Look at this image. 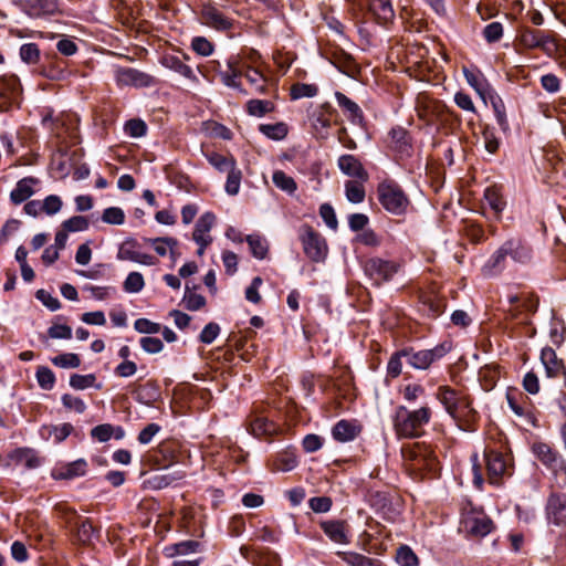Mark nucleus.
Segmentation results:
<instances>
[{
    "label": "nucleus",
    "mask_w": 566,
    "mask_h": 566,
    "mask_svg": "<svg viewBox=\"0 0 566 566\" xmlns=\"http://www.w3.org/2000/svg\"><path fill=\"white\" fill-rule=\"evenodd\" d=\"M431 419V409L421 407L417 410H409L405 406H399L394 415V429L400 438H417L423 433V427Z\"/></svg>",
    "instance_id": "1"
},
{
    "label": "nucleus",
    "mask_w": 566,
    "mask_h": 566,
    "mask_svg": "<svg viewBox=\"0 0 566 566\" xmlns=\"http://www.w3.org/2000/svg\"><path fill=\"white\" fill-rule=\"evenodd\" d=\"M377 197L382 208L396 216L403 214L410 203L402 188L390 179L378 184Z\"/></svg>",
    "instance_id": "2"
},
{
    "label": "nucleus",
    "mask_w": 566,
    "mask_h": 566,
    "mask_svg": "<svg viewBox=\"0 0 566 566\" xmlns=\"http://www.w3.org/2000/svg\"><path fill=\"white\" fill-rule=\"evenodd\" d=\"M532 451L536 459L553 473L556 484L562 488L565 486L566 461L558 451L545 442L533 443Z\"/></svg>",
    "instance_id": "3"
},
{
    "label": "nucleus",
    "mask_w": 566,
    "mask_h": 566,
    "mask_svg": "<svg viewBox=\"0 0 566 566\" xmlns=\"http://www.w3.org/2000/svg\"><path fill=\"white\" fill-rule=\"evenodd\" d=\"M405 461L415 471H427L436 473L439 469V461L430 446L415 443L402 449Z\"/></svg>",
    "instance_id": "4"
},
{
    "label": "nucleus",
    "mask_w": 566,
    "mask_h": 566,
    "mask_svg": "<svg viewBox=\"0 0 566 566\" xmlns=\"http://www.w3.org/2000/svg\"><path fill=\"white\" fill-rule=\"evenodd\" d=\"M436 397L454 420L472 411L469 398L448 386H440Z\"/></svg>",
    "instance_id": "5"
},
{
    "label": "nucleus",
    "mask_w": 566,
    "mask_h": 566,
    "mask_svg": "<svg viewBox=\"0 0 566 566\" xmlns=\"http://www.w3.org/2000/svg\"><path fill=\"white\" fill-rule=\"evenodd\" d=\"M521 45L527 50L539 49L547 56L558 51V43L553 33L535 29H524L518 38Z\"/></svg>",
    "instance_id": "6"
},
{
    "label": "nucleus",
    "mask_w": 566,
    "mask_h": 566,
    "mask_svg": "<svg viewBox=\"0 0 566 566\" xmlns=\"http://www.w3.org/2000/svg\"><path fill=\"white\" fill-rule=\"evenodd\" d=\"M300 240L304 253L314 262L323 261L327 255V244L325 239L311 226L304 224L300 229Z\"/></svg>",
    "instance_id": "7"
},
{
    "label": "nucleus",
    "mask_w": 566,
    "mask_h": 566,
    "mask_svg": "<svg viewBox=\"0 0 566 566\" xmlns=\"http://www.w3.org/2000/svg\"><path fill=\"white\" fill-rule=\"evenodd\" d=\"M399 268L400 265L397 262L380 258L368 259L364 264L366 275L377 286L389 282L399 271Z\"/></svg>",
    "instance_id": "8"
},
{
    "label": "nucleus",
    "mask_w": 566,
    "mask_h": 566,
    "mask_svg": "<svg viewBox=\"0 0 566 566\" xmlns=\"http://www.w3.org/2000/svg\"><path fill=\"white\" fill-rule=\"evenodd\" d=\"M451 346L447 343L440 344L432 349H423L413 352L403 349L401 355L407 359V363L416 369H427L434 360L443 357Z\"/></svg>",
    "instance_id": "9"
},
{
    "label": "nucleus",
    "mask_w": 566,
    "mask_h": 566,
    "mask_svg": "<svg viewBox=\"0 0 566 566\" xmlns=\"http://www.w3.org/2000/svg\"><path fill=\"white\" fill-rule=\"evenodd\" d=\"M114 78L118 86H133L136 88L150 87L155 85L156 80L148 73L133 67H116Z\"/></svg>",
    "instance_id": "10"
},
{
    "label": "nucleus",
    "mask_w": 566,
    "mask_h": 566,
    "mask_svg": "<svg viewBox=\"0 0 566 566\" xmlns=\"http://www.w3.org/2000/svg\"><path fill=\"white\" fill-rule=\"evenodd\" d=\"M117 260L130 261L142 265H155L157 259L140 251V244L135 239L125 240L118 248Z\"/></svg>",
    "instance_id": "11"
},
{
    "label": "nucleus",
    "mask_w": 566,
    "mask_h": 566,
    "mask_svg": "<svg viewBox=\"0 0 566 566\" xmlns=\"http://www.w3.org/2000/svg\"><path fill=\"white\" fill-rule=\"evenodd\" d=\"M483 458L489 482L493 485H500L502 476L509 470L507 459L501 452L492 449H485Z\"/></svg>",
    "instance_id": "12"
},
{
    "label": "nucleus",
    "mask_w": 566,
    "mask_h": 566,
    "mask_svg": "<svg viewBox=\"0 0 566 566\" xmlns=\"http://www.w3.org/2000/svg\"><path fill=\"white\" fill-rule=\"evenodd\" d=\"M462 524L468 533L474 536H486L493 530L492 520L483 512L470 511L462 520Z\"/></svg>",
    "instance_id": "13"
},
{
    "label": "nucleus",
    "mask_w": 566,
    "mask_h": 566,
    "mask_svg": "<svg viewBox=\"0 0 566 566\" xmlns=\"http://www.w3.org/2000/svg\"><path fill=\"white\" fill-rule=\"evenodd\" d=\"M335 114L336 109L329 103L322 104L312 113L310 120L317 137L327 138L328 128Z\"/></svg>",
    "instance_id": "14"
},
{
    "label": "nucleus",
    "mask_w": 566,
    "mask_h": 566,
    "mask_svg": "<svg viewBox=\"0 0 566 566\" xmlns=\"http://www.w3.org/2000/svg\"><path fill=\"white\" fill-rule=\"evenodd\" d=\"M202 24L217 31H228L233 27V21L218 8L206 4L201 10Z\"/></svg>",
    "instance_id": "15"
},
{
    "label": "nucleus",
    "mask_w": 566,
    "mask_h": 566,
    "mask_svg": "<svg viewBox=\"0 0 566 566\" xmlns=\"http://www.w3.org/2000/svg\"><path fill=\"white\" fill-rule=\"evenodd\" d=\"M228 69L220 71L219 76L221 82L230 88L237 90L239 93L247 95L248 92L243 88L240 78L242 77L243 64L240 65L238 57H230L227 61Z\"/></svg>",
    "instance_id": "16"
},
{
    "label": "nucleus",
    "mask_w": 566,
    "mask_h": 566,
    "mask_svg": "<svg viewBox=\"0 0 566 566\" xmlns=\"http://www.w3.org/2000/svg\"><path fill=\"white\" fill-rule=\"evenodd\" d=\"M507 256L515 263L527 264L532 261L533 252L528 244L520 238H511L503 242Z\"/></svg>",
    "instance_id": "17"
},
{
    "label": "nucleus",
    "mask_w": 566,
    "mask_h": 566,
    "mask_svg": "<svg viewBox=\"0 0 566 566\" xmlns=\"http://www.w3.org/2000/svg\"><path fill=\"white\" fill-rule=\"evenodd\" d=\"M339 170L361 182H366L369 178L368 172L363 167L361 163L354 155H342L337 161Z\"/></svg>",
    "instance_id": "18"
},
{
    "label": "nucleus",
    "mask_w": 566,
    "mask_h": 566,
    "mask_svg": "<svg viewBox=\"0 0 566 566\" xmlns=\"http://www.w3.org/2000/svg\"><path fill=\"white\" fill-rule=\"evenodd\" d=\"M87 462L84 459H77L73 462L61 464L53 469L52 478L54 480H73L84 476L87 472Z\"/></svg>",
    "instance_id": "19"
},
{
    "label": "nucleus",
    "mask_w": 566,
    "mask_h": 566,
    "mask_svg": "<svg viewBox=\"0 0 566 566\" xmlns=\"http://www.w3.org/2000/svg\"><path fill=\"white\" fill-rule=\"evenodd\" d=\"M321 527L332 542L342 545L349 543V527L345 521H324L321 523Z\"/></svg>",
    "instance_id": "20"
},
{
    "label": "nucleus",
    "mask_w": 566,
    "mask_h": 566,
    "mask_svg": "<svg viewBox=\"0 0 566 566\" xmlns=\"http://www.w3.org/2000/svg\"><path fill=\"white\" fill-rule=\"evenodd\" d=\"M22 8L32 18L53 15L59 11L56 0H22Z\"/></svg>",
    "instance_id": "21"
},
{
    "label": "nucleus",
    "mask_w": 566,
    "mask_h": 566,
    "mask_svg": "<svg viewBox=\"0 0 566 566\" xmlns=\"http://www.w3.org/2000/svg\"><path fill=\"white\" fill-rule=\"evenodd\" d=\"M546 513L555 525L566 522V494H552L546 504Z\"/></svg>",
    "instance_id": "22"
},
{
    "label": "nucleus",
    "mask_w": 566,
    "mask_h": 566,
    "mask_svg": "<svg viewBox=\"0 0 566 566\" xmlns=\"http://www.w3.org/2000/svg\"><path fill=\"white\" fill-rule=\"evenodd\" d=\"M22 92L20 80L14 74H3L0 76V98L13 102L19 98Z\"/></svg>",
    "instance_id": "23"
},
{
    "label": "nucleus",
    "mask_w": 566,
    "mask_h": 566,
    "mask_svg": "<svg viewBox=\"0 0 566 566\" xmlns=\"http://www.w3.org/2000/svg\"><path fill=\"white\" fill-rule=\"evenodd\" d=\"M242 77L247 80L251 86V92L254 94L268 93V77L258 69L243 64Z\"/></svg>",
    "instance_id": "24"
},
{
    "label": "nucleus",
    "mask_w": 566,
    "mask_h": 566,
    "mask_svg": "<svg viewBox=\"0 0 566 566\" xmlns=\"http://www.w3.org/2000/svg\"><path fill=\"white\" fill-rule=\"evenodd\" d=\"M216 222L214 213L207 211L200 216L197 220L195 230L192 233L193 241H201L203 243L212 242V237L210 235V231Z\"/></svg>",
    "instance_id": "25"
},
{
    "label": "nucleus",
    "mask_w": 566,
    "mask_h": 566,
    "mask_svg": "<svg viewBox=\"0 0 566 566\" xmlns=\"http://www.w3.org/2000/svg\"><path fill=\"white\" fill-rule=\"evenodd\" d=\"M541 360L545 367L548 377H558L564 375L563 361L557 357L555 350L551 347H545L541 353Z\"/></svg>",
    "instance_id": "26"
},
{
    "label": "nucleus",
    "mask_w": 566,
    "mask_h": 566,
    "mask_svg": "<svg viewBox=\"0 0 566 566\" xmlns=\"http://www.w3.org/2000/svg\"><path fill=\"white\" fill-rule=\"evenodd\" d=\"M359 432L360 427L348 420H339L332 430L333 438L338 442L352 441Z\"/></svg>",
    "instance_id": "27"
},
{
    "label": "nucleus",
    "mask_w": 566,
    "mask_h": 566,
    "mask_svg": "<svg viewBox=\"0 0 566 566\" xmlns=\"http://www.w3.org/2000/svg\"><path fill=\"white\" fill-rule=\"evenodd\" d=\"M161 63L165 67L178 73L179 75L184 76L185 78H188L193 83L199 82L193 70L188 64H186L182 60H180L178 56L166 55L163 57Z\"/></svg>",
    "instance_id": "28"
},
{
    "label": "nucleus",
    "mask_w": 566,
    "mask_h": 566,
    "mask_svg": "<svg viewBox=\"0 0 566 566\" xmlns=\"http://www.w3.org/2000/svg\"><path fill=\"white\" fill-rule=\"evenodd\" d=\"M36 184V179L27 177L19 180L14 189L10 193V199L13 203L20 205L33 196V187Z\"/></svg>",
    "instance_id": "29"
},
{
    "label": "nucleus",
    "mask_w": 566,
    "mask_h": 566,
    "mask_svg": "<svg viewBox=\"0 0 566 566\" xmlns=\"http://www.w3.org/2000/svg\"><path fill=\"white\" fill-rule=\"evenodd\" d=\"M507 258L506 250L502 243L501 247L489 258L483 266V271L489 275L502 272L505 269Z\"/></svg>",
    "instance_id": "30"
},
{
    "label": "nucleus",
    "mask_w": 566,
    "mask_h": 566,
    "mask_svg": "<svg viewBox=\"0 0 566 566\" xmlns=\"http://www.w3.org/2000/svg\"><path fill=\"white\" fill-rule=\"evenodd\" d=\"M73 429L69 422L57 426L45 424L41 428V434L46 439L53 438L55 443H61L72 433Z\"/></svg>",
    "instance_id": "31"
},
{
    "label": "nucleus",
    "mask_w": 566,
    "mask_h": 566,
    "mask_svg": "<svg viewBox=\"0 0 566 566\" xmlns=\"http://www.w3.org/2000/svg\"><path fill=\"white\" fill-rule=\"evenodd\" d=\"M335 98L340 108H343L346 113L348 118L353 123H360L363 119V112L360 107L352 101L349 97H347L342 92H335Z\"/></svg>",
    "instance_id": "32"
},
{
    "label": "nucleus",
    "mask_w": 566,
    "mask_h": 566,
    "mask_svg": "<svg viewBox=\"0 0 566 566\" xmlns=\"http://www.w3.org/2000/svg\"><path fill=\"white\" fill-rule=\"evenodd\" d=\"M76 526L75 536L83 545H90L94 539L98 538V531L93 526L88 518L78 521Z\"/></svg>",
    "instance_id": "33"
},
{
    "label": "nucleus",
    "mask_w": 566,
    "mask_h": 566,
    "mask_svg": "<svg viewBox=\"0 0 566 566\" xmlns=\"http://www.w3.org/2000/svg\"><path fill=\"white\" fill-rule=\"evenodd\" d=\"M338 555L349 566H384L381 560L356 552H339Z\"/></svg>",
    "instance_id": "34"
},
{
    "label": "nucleus",
    "mask_w": 566,
    "mask_h": 566,
    "mask_svg": "<svg viewBox=\"0 0 566 566\" xmlns=\"http://www.w3.org/2000/svg\"><path fill=\"white\" fill-rule=\"evenodd\" d=\"M144 242L146 244H149L154 248L156 253L160 256L167 255L168 251L170 253H174L175 248L178 244V241L170 237H164V238H145Z\"/></svg>",
    "instance_id": "35"
},
{
    "label": "nucleus",
    "mask_w": 566,
    "mask_h": 566,
    "mask_svg": "<svg viewBox=\"0 0 566 566\" xmlns=\"http://www.w3.org/2000/svg\"><path fill=\"white\" fill-rule=\"evenodd\" d=\"M247 113L254 117H263L274 111V104L268 99H250L245 104Z\"/></svg>",
    "instance_id": "36"
},
{
    "label": "nucleus",
    "mask_w": 566,
    "mask_h": 566,
    "mask_svg": "<svg viewBox=\"0 0 566 566\" xmlns=\"http://www.w3.org/2000/svg\"><path fill=\"white\" fill-rule=\"evenodd\" d=\"M199 543L196 541H184L169 545L165 548V554L168 557L184 556L198 551Z\"/></svg>",
    "instance_id": "37"
},
{
    "label": "nucleus",
    "mask_w": 566,
    "mask_h": 566,
    "mask_svg": "<svg viewBox=\"0 0 566 566\" xmlns=\"http://www.w3.org/2000/svg\"><path fill=\"white\" fill-rule=\"evenodd\" d=\"M247 242L254 258L259 260L265 259L269 252V244L265 238L259 234H250L247 237Z\"/></svg>",
    "instance_id": "38"
},
{
    "label": "nucleus",
    "mask_w": 566,
    "mask_h": 566,
    "mask_svg": "<svg viewBox=\"0 0 566 566\" xmlns=\"http://www.w3.org/2000/svg\"><path fill=\"white\" fill-rule=\"evenodd\" d=\"M275 431H276L275 423L272 421H269L264 417H256L250 423V432L254 437H258V438H260L262 436L272 434Z\"/></svg>",
    "instance_id": "39"
},
{
    "label": "nucleus",
    "mask_w": 566,
    "mask_h": 566,
    "mask_svg": "<svg viewBox=\"0 0 566 566\" xmlns=\"http://www.w3.org/2000/svg\"><path fill=\"white\" fill-rule=\"evenodd\" d=\"M345 195L349 202L360 203L365 199L364 182L359 180H348L345 184Z\"/></svg>",
    "instance_id": "40"
},
{
    "label": "nucleus",
    "mask_w": 566,
    "mask_h": 566,
    "mask_svg": "<svg viewBox=\"0 0 566 566\" xmlns=\"http://www.w3.org/2000/svg\"><path fill=\"white\" fill-rule=\"evenodd\" d=\"M70 386L76 390H84L90 387H95L96 389L102 388L101 384H96V376L94 374H73L70 377Z\"/></svg>",
    "instance_id": "41"
},
{
    "label": "nucleus",
    "mask_w": 566,
    "mask_h": 566,
    "mask_svg": "<svg viewBox=\"0 0 566 566\" xmlns=\"http://www.w3.org/2000/svg\"><path fill=\"white\" fill-rule=\"evenodd\" d=\"M210 165L220 172L229 171L237 166L233 157H226L218 153H209L205 155Z\"/></svg>",
    "instance_id": "42"
},
{
    "label": "nucleus",
    "mask_w": 566,
    "mask_h": 566,
    "mask_svg": "<svg viewBox=\"0 0 566 566\" xmlns=\"http://www.w3.org/2000/svg\"><path fill=\"white\" fill-rule=\"evenodd\" d=\"M272 181L276 188L290 195L294 193L297 189L295 180L282 170H276L273 172Z\"/></svg>",
    "instance_id": "43"
},
{
    "label": "nucleus",
    "mask_w": 566,
    "mask_h": 566,
    "mask_svg": "<svg viewBox=\"0 0 566 566\" xmlns=\"http://www.w3.org/2000/svg\"><path fill=\"white\" fill-rule=\"evenodd\" d=\"M484 200L496 216H499L505 207V202L495 187H489L485 189Z\"/></svg>",
    "instance_id": "44"
},
{
    "label": "nucleus",
    "mask_w": 566,
    "mask_h": 566,
    "mask_svg": "<svg viewBox=\"0 0 566 566\" xmlns=\"http://www.w3.org/2000/svg\"><path fill=\"white\" fill-rule=\"evenodd\" d=\"M259 130L273 140H281L287 135V126L284 123L261 124Z\"/></svg>",
    "instance_id": "45"
},
{
    "label": "nucleus",
    "mask_w": 566,
    "mask_h": 566,
    "mask_svg": "<svg viewBox=\"0 0 566 566\" xmlns=\"http://www.w3.org/2000/svg\"><path fill=\"white\" fill-rule=\"evenodd\" d=\"M396 562L400 566H418L419 558L412 548L408 545H401L396 552Z\"/></svg>",
    "instance_id": "46"
},
{
    "label": "nucleus",
    "mask_w": 566,
    "mask_h": 566,
    "mask_svg": "<svg viewBox=\"0 0 566 566\" xmlns=\"http://www.w3.org/2000/svg\"><path fill=\"white\" fill-rule=\"evenodd\" d=\"M422 312L430 317H437L443 313L444 304L432 295H426L421 300Z\"/></svg>",
    "instance_id": "47"
},
{
    "label": "nucleus",
    "mask_w": 566,
    "mask_h": 566,
    "mask_svg": "<svg viewBox=\"0 0 566 566\" xmlns=\"http://www.w3.org/2000/svg\"><path fill=\"white\" fill-rule=\"evenodd\" d=\"M35 377L40 388L43 390H51L56 381L54 373L46 366H39Z\"/></svg>",
    "instance_id": "48"
},
{
    "label": "nucleus",
    "mask_w": 566,
    "mask_h": 566,
    "mask_svg": "<svg viewBox=\"0 0 566 566\" xmlns=\"http://www.w3.org/2000/svg\"><path fill=\"white\" fill-rule=\"evenodd\" d=\"M40 49L35 43H24L21 45L19 55L22 62L33 65L40 61Z\"/></svg>",
    "instance_id": "49"
},
{
    "label": "nucleus",
    "mask_w": 566,
    "mask_h": 566,
    "mask_svg": "<svg viewBox=\"0 0 566 566\" xmlns=\"http://www.w3.org/2000/svg\"><path fill=\"white\" fill-rule=\"evenodd\" d=\"M51 363L60 368H77L81 365V358L74 353H64L51 358Z\"/></svg>",
    "instance_id": "50"
},
{
    "label": "nucleus",
    "mask_w": 566,
    "mask_h": 566,
    "mask_svg": "<svg viewBox=\"0 0 566 566\" xmlns=\"http://www.w3.org/2000/svg\"><path fill=\"white\" fill-rule=\"evenodd\" d=\"M318 93V87L315 84L296 83L291 87V98L300 99L304 97H314Z\"/></svg>",
    "instance_id": "51"
},
{
    "label": "nucleus",
    "mask_w": 566,
    "mask_h": 566,
    "mask_svg": "<svg viewBox=\"0 0 566 566\" xmlns=\"http://www.w3.org/2000/svg\"><path fill=\"white\" fill-rule=\"evenodd\" d=\"M144 286L145 280L139 272H130L123 284V287L127 293H138L144 289Z\"/></svg>",
    "instance_id": "52"
},
{
    "label": "nucleus",
    "mask_w": 566,
    "mask_h": 566,
    "mask_svg": "<svg viewBox=\"0 0 566 566\" xmlns=\"http://www.w3.org/2000/svg\"><path fill=\"white\" fill-rule=\"evenodd\" d=\"M182 302L185 303L186 308L189 311H198L206 305L205 296L191 292L188 285H186V292Z\"/></svg>",
    "instance_id": "53"
},
{
    "label": "nucleus",
    "mask_w": 566,
    "mask_h": 566,
    "mask_svg": "<svg viewBox=\"0 0 566 566\" xmlns=\"http://www.w3.org/2000/svg\"><path fill=\"white\" fill-rule=\"evenodd\" d=\"M227 172L226 192L230 196H234L240 190L242 174L237 166Z\"/></svg>",
    "instance_id": "54"
},
{
    "label": "nucleus",
    "mask_w": 566,
    "mask_h": 566,
    "mask_svg": "<svg viewBox=\"0 0 566 566\" xmlns=\"http://www.w3.org/2000/svg\"><path fill=\"white\" fill-rule=\"evenodd\" d=\"M436 107L432 101H429L427 96H419L417 98V112L419 117L424 119L426 122H432L433 119V108Z\"/></svg>",
    "instance_id": "55"
},
{
    "label": "nucleus",
    "mask_w": 566,
    "mask_h": 566,
    "mask_svg": "<svg viewBox=\"0 0 566 566\" xmlns=\"http://www.w3.org/2000/svg\"><path fill=\"white\" fill-rule=\"evenodd\" d=\"M90 222L86 217L74 216L62 223V228L67 232H81L88 229Z\"/></svg>",
    "instance_id": "56"
},
{
    "label": "nucleus",
    "mask_w": 566,
    "mask_h": 566,
    "mask_svg": "<svg viewBox=\"0 0 566 566\" xmlns=\"http://www.w3.org/2000/svg\"><path fill=\"white\" fill-rule=\"evenodd\" d=\"M102 220L108 224H123L125 221V213L123 209L118 207H109L103 211Z\"/></svg>",
    "instance_id": "57"
},
{
    "label": "nucleus",
    "mask_w": 566,
    "mask_h": 566,
    "mask_svg": "<svg viewBox=\"0 0 566 566\" xmlns=\"http://www.w3.org/2000/svg\"><path fill=\"white\" fill-rule=\"evenodd\" d=\"M191 49L201 56H209L213 53V44L205 36H195L191 41Z\"/></svg>",
    "instance_id": "58"
},
{
    "label": "nucleus",
    "mask_w": 566,
    "mask_h": 566,
    "mask_svg": "<svg viewBox=\"0 0 566 566\" xmlns=\"http://www.w3.org/2000/svg\"><path fill=\"white\" fill-rule=\"evenodd\" d=\"M297 465V458L292 453L281 454L274 461V469L281 472L292 471Z\"/></svg>",
    "instance_id": "59"
},
{
    "label": "nucleus",
    "mask_w": 566,
    "mask_h": 566,
    "mask_svg": "<svg viewBox=\"0 0 566 566\" xmlns=\"http://www.w3.org/2000/svg\"><path fill=\"white\" fill-rule=\"evenodd\" d=\"M61 401L64 408L73 410L76 413H83L86 410V403L78 397L70 394H64L61 397Z\"/></svg>",
    "instance_id": "60"
},
{
    "label": "nucleus",
    "mask_w": 566,
    "mask_h": 566,
    "mask_svg": "<svg viewBox=\"0 0 566 566\" xmlns=\"http://www.w3.org/2000/svg\"><path fill=\"white\" fill-rule=\"evenodd\" d=\"M147 125L142 119H129L125 124V133L134 138H139L146 135Z\"/></svg>",
    "instance_id": "61"
},
{
    "label": "nucleus",
    "mask_w": 566,
    "mask_h": 566,
    "mask_svg": "<svg viewBox=\"0 0 566 566\" xmlns=\"http://www.w3.org/2000/svg\"><path fill=\"white\" fill-rule=\"evenodd\" d=\"M483 36L486 42L494 43L503 36V25L500 22H491L483 29Z\"/></svg>",
    "instance_id": "62"
},
{
    "label": "nucleus",
    "mask_w": 566,
    "mask_h": 566,
    "mask_svg": "<svg viewBox=\"0 0 566 566\" xmlns=\"http://www.w3.org/2000/svg\"><path fill=\"white\" fill-rule=\"evenodd\" d=\"M134 328L142 334H157L161 331L160 324L151 322L148 318L136 319Z\"/></svg>",
    "instance_id": "63"
},
{
    "label": "nucleus",
    "mask_w": 566,
    "mask_h": 566,
    "mask_svg": "<svg viewBox=\"0 0 566 566\" xmlns=\"http://www.w3.org/2000/svg\"><path fill=\"white\" fill-rule=\"evenodd\" d=\"M114 433V427L109 423H103L94 427L91 430V436L99 442L108 441Z\"/></svg>",
    "instance_id": "64"
}]
</instances>
